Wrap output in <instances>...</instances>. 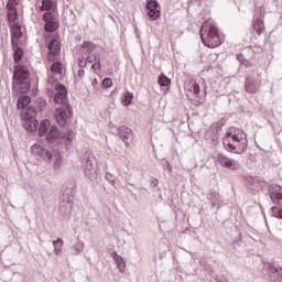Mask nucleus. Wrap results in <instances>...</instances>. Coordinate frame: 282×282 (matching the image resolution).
Instances as JSON below:
<instances>
[{
    "instance_id": "1",
    "label": "nucleus",
    "mask_w": 282,
    "mask_h": 282,
    "mask_svg": "<svg viewBox=\"0 0 282 282\" xmlns=\"http://www.w3.org/2000/svg\"><path fill=\"white\" fill-rule=\"evenodd\" d=\"M223 144L229 153L241 155V153H246V149H248V135L243 130L230 127L224 135Z\"/></svg>"
},
{
    "instance_id": "2",
    "label": "nucleus",
    "mask_w": 282,
    "mask_h": 282,
    "mask_svg": "<svg viewBox=\"0 0 282 282\" xmlns=\"http://www.w3.org/2000/svg\"><path fill=\"white\" fill-rule=\"evenodd\" d=\"M200 41L206 47H219L224 43V34L219 33V29L215 20H206L200 28Z\"/></svg>"
},
{
    "instance_id": "3",
    "label": "nucleus",
    "mask_w": 282,
    "mask_h": 282,
    "mask_svg": "<svg viewBox=\"0 0 282 282\" xmlns=\"http://www.w3.org/2000/svg\"><path fill=\"white\" fill-rule=\"evenodd\" d=\"M74 138V130H67L66 133H61L58 132V127L51 126L46 134V142H48V144H65L66 149H72Z\"/></svg>"
},
{
    "instance_id": "4",
    "label": "nucleus",
    "mask_w": 282,
    "mask_h": 282,
    "mask_svg": "<svg viewBox=\"0 0 282 282\" xmlns=\"http://www.w3.org/2000/svg\"><path fill=\"white\" fill-rule=\"evenodd\" d=\"M269 194L273 204L280 205V206H273L271 208L273 217H276L278 219H282V186L271 185L269 187Z\"/></svg>"
},
{
    "instance_id": "5",
    "label": "nucleus",
    "mask_w": 282,
    "mask_h": 282,
    "mask_svg": "<svg viewBox=\"0 0 282 282\" xmlns=\"http://www.w3.org/2000/svg\"><path fill=\"white\" fill-rule=\"evenodd\" d=\"M23 128L28 133H36L39 120H36V109L29 108L22 120Z\"/></svg>"
},
{
    "instance_id": "6",
    "label": "nucleus",
    "mask_w": 282,
    "mask_h": 282,
    "mask_svg": "<svg viewBox=\"0 0 282 282\" xmlns=\"http://www.w3.org/2000/svg\"><path fill=\"white\" fill-rule=\"evenodd\" d=\"M245 89L248 94H257L259 91V87H261V79L259 78V74L257 70H247Z\"/></svg>"
},
{
    "instance_id": "7",
    "label": "nucleus",
    "mask_w": 282,
    "mask_h": 282,
    "mask_svg": "<svg viewBox=\"0 0 282 282\" xmlns=\"http://www.w3.org/2000/svg\"><path fill=\"white\" fill-rule=\"evenodd\" d=\"M84 173L90 182L98 178V172L96 171V159L93 155L84 156L82 161Z\"/></svg>"
},
{
    "instance_id": "8",
    "label": "nucleus",
    "mask_w": 282,
    "mask_h": 282,
    "mask_svg": "<svg viewBox=\"0 0 282 282\" xmlns=\"http://www.w3.org/2000/svg\"><path fill=\"white\" fill-rule=\"evenodd\" d=\"M32 155L36 158V160H43L44 162H51L52 158H54V153L43 147V143H35L31 147Z\"/></svg>"
},
{
    "instance_id": "9",
    "label": "nucleus",
    "mask_w": 282,
    "mask_h": 282,
    "mask_svg": "<svg viewBox=\"0 0 282 282\" xmlns=\"http://www.w3.org/2000/svg\"><path fill=\"white\" fill-rule=\"evenodd\" d=\"M216 161L223 169H228L229 171H239V169H241V164L237 160L230 159L224 153H218L216 155Z\"/></svg>"
},
{
    "instance_id": "10",
    "label": "nucleus",
    "mask_w": 282,
    "mask_h": 282,
    "mask_svg": "<svg viewBox=\"0 0 282 282\" xmlns=\"http://www.w3.org/2000/svg\"><path fill=\"white\" fill-rule=\"evenodd\" d=\"M69 118H72V107L65 106L55 110V120L58 126L65 127L69 122Z\"/></svg>"
},
{
    "instance_id": "11",
    "label": "nucleus",
    "mask_w": 282,
    "mask_h": 282,
    "mask_svg": "<svg viewBox=\"0 0 282 282\" xmlns=\"http://www.w3.org/2000/svg\"><path fill=\"white\" fill-rule=\"evenodd\" d=\"M145 12L151 21H158L162 14L160 11V3L156 0H147Z\"/></svg>"
},
{
    "instance_id": "12",
    "label": "nucleus",
    "mask_w": 282,
    "mask_h": 282,
    "mask_svg": "<svg viewBox=\"0 0 282 282\" xmlns=\"http://www.w3.org/2000/svg\"><path fill=\"white\" fill-rule=\"evenodd\" d=\"M30 78V70L25 66L18 65L15 66L13 73V80L15 85H23L24 80Z\"/></svg>"
},
{
    "instance_id": "13",
    "label": "nucleus",
    "mask_w": 282,
    "mask_h": 282,
    "mask_svg": "<svg viewBox=\"0 0 282 282\" xmlns=\"http://www.w3.org/2000/svg\"><path fill=\"white\" fill-rule=\"evenodd\" d=\"M73 206L74 202H72V198L63 194V196L59 198V213L62 217H67V215H72Z\"/></svg>"
},
{
    "instance_id": "14",
    "label": "nucleus",
    "mask_w": 282,
    "mask_h": 282,
    "mask_svg": "<svg viewBox=\"0 0 282 282\" xmlns=\"http://www.w3.org/2000/svg\"><path fill=\"white\" fill-rule=\"evenodd\" d=\"M54 102L62 105V107H69L67 104V88L63 85H58L54 95Z\"/></svg>"
},
{
    "instance_id": "15",
    "label": "nucleus",
    "mask_w": 282,
    "mask_h": 282,
    "mask_svg": "<svg viewBox=\"0 0 282 282\" xmlns=\"http://www.w3.org/2000/svg\"><path fill=\"white\" fill-rule=\"evenodd\" d=\"M185 91L189 100H193V98H198L200 91L199 84H197L195 79L187 82L185 84Z\"/></svg>"
},
{
    "instance_id": "16",
    "label": "nucleus",
    "mask_w": 282,
    "mask_h": 282,
    "mask_svg": "<svg viewBox=\"0 0 282 282\" xmlns=\"http://www.w3.org/2000/svg\"><path fill=\"white\" fill-rule=\"evenodd\" d=\"M265 270L268 271L269 279L272 282H282V268L274 267L273 264H265Z\"/></svg>"
},
{
    "instance_id": "17",
    "label": "nucleus",
    "mask_w": 282,
    "mask_h": 282,
    "mask_svg": "<svg viewBox=\"0 0 282 282\" xmlns=\"http://www.w3.org/2000/svg\"><path fill=\"white\" fill-rule=\"evenodd\" d=\"M48 55H47V61H50V63L54 62V56H58V54H61V43H58V41H56L55 39H52L51 41H48Z\"/></svg>"
},
{
    "instance_id": "18",
    "label": "nucleus",
    "mask_w": 282,
    "mask_h": 282,
    "mask_svg": "<svg viewBox=\"0 0 282 282\" xmlns=\"http://www.w3.org/2000/svg\"><path fill=\"white\" fill-rule=\"evenodd\" d=\"M237 59L239 61L241 67L240 69H243L245 73L247 72H257V67L254 66V63H252L250 59L246 58L243 54H238ZM245 67V68H243Z\"/></svg>"
},
{
    "instance_id": "19",
    "label": "nucleus",
    "mask_w": 282,
    "mask_h": 282,
    "mask_svg": "<svg viewBox=\"0 0 282 282\" xmlns=\"http://www.w3.org/2000/svg\"><path fill=\"white\" fill-rule=\"evenodd\" d=\"M208 199L212 204V208H215V210H219V208L224 206V200H221V196L217 192L210 193Z\"/></svg>"
},
{
    "instance_id": "20",
    "label": "nucleus",
    "mask_w": 282,
    "mask_h": 282,
    "mask_svg": "<svg viewBox=\"0 0 282 282\" xmlns=\"http://www.w3.org/2000/svg\"><path fill=\"white\" fill-rule=\"evenodd\" d=\"M117 135L122 140L126 147H129V138H131V129L121 126L117 129Z\"/></svg>"
},
{
    "instance_id": "21",
    "label": "nucleus",
    "mask_w": 282,
    "mask_h": 282,
    "mask_svg": "<svg viewBox=\"0 0 282 282\" xmlns=\"http://www.w3.org/2000/svg\"><path fill=\"white\" fill-rule=\"evenodd\" d=\"M253 30L259 36L260 34H263V32H265V24L263 23V18H257V15L254 17Z\"/></svg>"
},
{
    "instance_id": "22",
    "label": "nucleus",
    "mask_w": 282,
    "mask_h": 282,
    "mask_svg": "<svg viewBox=\"0 0 282 282\" xmlns=\"http://www.w3.org/2000/svg\"><path fill=\"white\" fill-rule=\"evenodd\" d=\"M50 127H51L50 120L43 119L40 122V126L37 128V135L40 138H44V135H47V131H50Z\"/></svg>"
},
{
    "instance_id": "23",
    "label": "nucleus",
    "mask_w": 282,
    "mask_h": 282,
    "mask_svg": "<svg viewBox=\"0 0 282 282\" xmlns=\"http://www.w3.org/2000/svg\"><path fill=\"white\" fill-rule=\"evenodd\" d=\"M112 259L117 264L118 270H120V272H124V270H127V262H124V259L119 256L117 252L112 253Z\"/></svg>"
},
{
    "instance_id": "24",
    "label": "nucleus",
    "mask_w": 282,
    "mask_h": 282,
    "mask_svg": "<svg viewBox=\"0 0 282 282\" xmlns=\"http://www.w3.org/2000/svg\"><path fill=\"white\" fill-rule=\"evenodd\" d=\"M45 32H56L58 30V19L46 22L44 26Z\"/></svg>"
},
{
    "instance_id": "25",
    "label": "nucleus",
    "mask_w": 282,
    "mask_h": 282,
    "mask_svg": "<svg viewBox=\"0 0 282 282\" xmlns=\"http://www.w3.org/2000/svg\"><path fill=\"white\" fill-rule=\"evenodd\" d=\"M51 72L55 76H63V63L61 62H55L51 66Z\"/></svg>"
},
{
    "instance_id": "26",
    "label": "nucleus",
    "mask_w": 282,
    "mask_h": 282,
    "mask_svg": "<svg viewBox=\"0 0 282 282\" xmlns=\"http://www.w3.org/2000/svg\"><path fill=\"white\" fill-rule=\"evenodd\" d=\"M54 254L58 256L63 252V238L53 241Z\"/></svg>"
},
{
    "instance_id": "27",
    "label": "nucleus",
    "mask_w": 282,
    "mask_h": 282,
    "mask_svg": "<svg viewBox=\"0 0 282 282\" xmlns=\"http://www.w3.org/2000/svg\"><path fill=\"white\" fill-rule=\"evenodd\" d=\"M54 8V0H43L40 7L41 12H50Z\"/></svg>"
},
{
    "instance_id": "28",
    "label": "nucleus",
    "mask_w": 282,
    "mask_h": 282,
    "mask_svg": "<svg viewBox=\"0 0 282 282\" xmlns=\"http://www.w3.org/2000/svg\"><path fill=\"white\" fill-rule=\"evenodd\" d=\"M30 102H32V98L30 96H23L18 100V109H25Z\"/></svg>"
},
{
    "instance_id": "29",
    "label": "nucleus",
    "mask_w": 282,
    "mask_h": 282,
    "mask_svg": "<svg viewBox=\"0 0 282 282\" xmlns=\"http://www.w3.org/2000/svg\"><path fill=\"white\" fill-rule=\"evenodd\" d=\"M131 102H133V93H124L123 97H122V104L124 107H129V105H131Z\"/></svg>"
},
{
    "instance_id": "30",
    "label": "nucleus",
    "mask_w": 282,
    "mask_h": 282,
    "mask_svg": "<svg viewBox=\"0 0 282 282\" xmlns=\"http://www.w3.org/2000/svg\"><path fill=\"white\" fill-rule=\"evenodd\" d=\"M13 57H14L15 63H21V61H23V48L15 47Z\"/></svg>"
},
{
    "instance_id": "31",
    "label": "nucleus",
    "mask_w": 282,
    "mask_h": 282,
    "mask_svg": "<svg viewBox=\"0 0 282 282\" xmlns=\"http://www.w3.org/2000/svg\"><path fill=\"white\" fill-rule=\"evenodd\" d=\"M85 250V242L78 241L73 246V253L74 254H80Z\"/></svg>"
},
{
    "instance_id": "32",
    "label": "nucleus",
    "mask_w": 282,
    "mask_h": 282,
    "mask_svg": "<svg viewBox=\"0 0 282 282\" xmlns=\"http://www.w3.org/2000/svg\"><path fill=\"white\" fill-rule=\"evenodd\" d=\"M158 83L161 87H169V85H171V80L165 75H161Z\"/></svg>"
},
{
    "instance_id": "33",
    "label": "nucleus",
    "mask_w": 282,
    "mask_h": 282,
    "mask_svg": "<svg viewBox=\"0 0 282 282\" xmlns=\"http://www.w3.org/2000/svg\"><path fill=\"white\" fill-rule=\"evenodd\" d=\"M54 161V169H61V164L63 163V159L61 158V153L55 152L53 154Z\"/></svg>"
},
{
    "instance_id": "34",
    "label": "nucleus",
    "mask_w": 282,
    "mask_h": 282,
    "mask_svg": "<svg viewBox=\"0 0 282 282\" xmlns=\"http://www.w3.org/2000/svg\"><path fill=\"white\" fill-rule=\"evenodd\" d=\"M161 165L163 166V171H167V173H173V167L166 159L161 160Z\"/></svg>"
},
{
    "instance_id": "35",
    "label": "nucleus",
    "mask_w": 282,
    "mask_h": 282,
    "mask_svg": "<svg viewBox=\"0 0 282 282\" xmlns=\"http://www.w3.org/2000/svg\"><path fill=\"white\" fill-rule=\"evenodd\" d=\"M55 20H56V14H54L50 11H47L43 14V21L46 22V23L50 22V21H55Z\"/></svg>"
},
{
    "instance_id": "36",
    "label": "nucleus",
    "mask_w": 282,
    "mask_h": 282,
    "mask_svg": "<svg viewBox=\"0 0 282 282\" xmlns=\"http://www.w3.org/2000/svg\"><path fill=\"white\" fill-rule=\"evenodd\" d=\"M82 48L87 50V52H94V50H96V44L93 42H85L82 44Z\"/></svg>"
},
{
    "instance_id": "37",
    "label": "nucleus",
    "mask_w": 282,
    "mask_h": 282,
    "mask_svg": "<svg viewBox=\"0 0 282 282\" xmlns=\"http://www.w3.org/2000/svg\"><path fill=\"white\" fill-rule=\"evenodd\" d=\"M105 178L107 180V182H109V184H111V186L116 188V176H113V174L106 173Z\"/></svg>"
},
{
    "instance_id": "38",
    "label": "nucleus",
    "mask_w": 282,
    "mask_h": 282,
    "mask_svg": "<svg viewBox=\"0 0 282 282\" xmlns=\"http://www.w3.org/2000/svg\"><path fill=\"white\" fill-rule=\"evenodd\" d=\"M8 19L10 23H14V21H17L18 19L17 9H12V11L8 13Z\"/></svg>"
},
{
    "instance_id": "39",
    "label": "nucleus",
    "mask_w": 282,
    "mask_h": 282,
    "mask_svg": "<svg viewBox=\"0 0 282 282\" xmlns=\"http://www.w3.org/2000/svg\"><path fill=\"white\" fill-rule=\"evenodd\" d=\"M102 87H105V89H109V87H111L113 85V80H111V78H105L101 83Z\"/></svg>"
},
{
    "instance_id": "40",
    "label": "nucleus",
    "mask_w": 282,
    "mask_h": 282,
    "mask_svg": "<svg viewBox=\"0 0 282 282\" xmlns=\"http://www.w3.org/2000/svg\"><path fill=\"white\" fill-rule=\"evenodd\" d=\"M97 61L96 54H90L86 58V63H94Z\"/></svg>"
},
{
    "instance_id": "41",
    "label": "nucleus",
    "mask_w": 282,
    "mask_h": 282,
    "mask_svg": "<svg viewBox=\"0 0 282 282\" xmlns=\"http://www.w3.org/2000/svg\"><path fill=\"white\" fill-rule=\"evenodd\" d=\"M78 65H79L80 68L87 67V59H85V58H79Z\"/></svg>"
},
{
    "instance_id": "42",
    "label": "nucleus",
    "mask_w": 282,
    "mask_h": 282,
    "mask_svg": "<svg viewBox=\"0 0 282 282\" xmlns=\"http://www.w3.org/2000/svg\"><path fill=\"white\" fill-rule=\"evenodd\" d=\"M102 67V65L100 64V61L96 62L93 64L91 68L96 72L98 69H100Z\"/></svg>"
},
{
    "instance_id": "43",
    "label": "nucleus",
    "mask_w": 282,
    "mask_h": 282,
    "mask_svg": "<svg viewBox=\"0 0 282 282\" xmlns=\"http://www.w3.org/2000/svg\"><path fill=\"white\" fill-rule=\"evenodd\" d=\"M7 8H8V10H10V12H11L12 10H17V9L14 8L13 0H10V1L7 3Z\"/></svg>"
},
{
    "instance_id": "44",
    "label": "nucleus",
    "mask_w": 282,
    "mask_h": 282,
    "mask_svg": "<svg viewBox=\"0 0 282 282\" xmlns=\"http://www.w3.org/2000/svg\"><path fill=\"white\" fill-rule=\"evenodd\" d=\"M159 184H160V182L158 180H152L151 181L152 188H158Z\"/></svg>"
},
{
    "instance_id": "45",
    "label": "nucleus",
    "mask_w": 282,
    "mask_h": 282,
    "mask_svg": "<svg viewBox=\"0 0 282 282\" xmlns=\"http://www.w3.org/2000/svg\"><path fill=\"white\" fill-rule=\"evenodd\" d=\"M12 36H13L14 39H21V31L18 30V32H13V33H12Z\"/></svg>"
},
{
    "instance_id": "46",
    "label": "nucleus",
    "mask_w": 282,
    "mask_h": 282,
    "mask_svg": "<svg viewBox=\"0 0 282 282\" xmlns=\"http://www.w3.org/2000/svg\"><path fill=\"white\" fill-rule=\"evenodd\" d=\"M77 74L79 78H83V76H85V69L80 68Z\"/></svg>"
},
{
    "instance_id": "47",
    "label": "nucleus",
    "mask_w": 282,
    "mask_h": 282,
    "mask_svg": "<svg viewBox=\"0 0 282 282\" xmlns=\"http://www.w3.org/2000/svg\"><path fill=\"white\" fill-rule=\"evenodd\" d=\"M91 85H93V87H96L97 85H98V79H94L93 82H91Z\"/></svg>"
},
{
    "instance_id": "48",
    "label": "nucleus",
    "mask_w": 282,
    "mask_h": 282,
    "mask_svg": "<svg viewBox=\"0 0 282 282\" xmlns=\"http://www.w3.org/2000/svg\"><path fill=\"white\" fill-rule=\"evenodd\" d=\"M204 91H206V86H203Z\"/></svg>"
}]
</instances>
